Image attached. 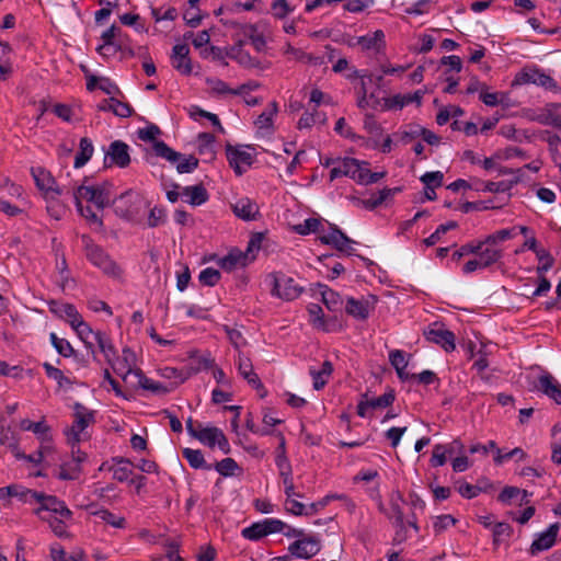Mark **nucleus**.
I'll return each mask as SVG.
<instances>
[{"mask_svg": "<svg viewBox=\"0 0 561 561\" xmlns=\"http://www.w3.org/2000/svg\"><path fill=\"white\" fill-rule=\"evenodd\" d=\"M50 341L61 356L70 357L75 354L71 344L66 339L58 337L56 333H50Z\"/></svg>", "mask_w": 561, "mask_h": 561, "instance_id": "5fc2aeb1", "label": "nucleus"}, {"mask_svg": "<svg viewBox=\"0 0 561 561\" xmlns=\"http://www.w3.org/2000/svg\"><path fill=\"white\" fill-rule=\"evenodd\" d=\"M130 163L129 147L122 140H115L110 144L105 153L104 165H117L126 168Z\"/></svg>", "mask_w": 561, "mask_h": 561, "instance_id": "2eb2a0df", "label": "nucleus"}, {"mask_svg": "<svg viewBox=\"0 0 561 561\" xmlns=\"http://www.w3.org/2000/svg\"><path fill=\"white\" fill-rule=\"evenodd\" d=\"M10 497H18L24 503H34L37 492L19 484H10Z\"/></svg>", "mask_w": 561, "mask_h": 561, "instance_id": "3c124183", "label": "nucleus"}, {"mask_svg": "<svg viewBox=\"0 0 561 561\" xmlns=\"http://www.w3.org/2000/svg\"><path fill=\"white\" fill-rule=\"evenodd\" d=\"M95 422V412L88 409L80 402L73 404V423L70 428L66 430L68 443L78 445L82 439L81 435L84 430Z\"/></svg>", "mask_w": 561, "mask_h": 561, "instance_id": "39448f33", "label": "nucleus"}, {"mask_svg": "<svg viewBox=\"0 0 561 561\" xmlns=\"http://www.w3.org/2000/svg\"><path fill=\"white\" fill-rule=\"evenodd\" d=\"M136 375L138 376V383L142 389L149 390L153 393L162 394L169 391V389L163 383L147 378L140 370L136 371Z\"/></svg>", "mask_w": 561, "mask_h": 561, "instance_id": "09e8293b", "label": "nucleus"}, {"mask_svg": "<svg viewBox=\"0 0 561 561\" xmlns=\"http://www.w3.org/2000/svg\"><path fill=\"white\" fill-rule=\"evenodd\" d=\"M278 111L277 103L271 102L268 106L262 112L255 121V125L259 129H267L273 125V117Z\"/></svg>", "mask_w": 561, "mask_h": 561, "instance_id": "c03bdc74", "label": "nucleus"}, {"mask_svg": "<svg viewBox=\"0 0 561 561\" xmlns=\"http://www.w3.org/2000/svg\"><path fill=\"white\" fill-rule=\"evenodd\" d=\"M396 399L393 390H389L378 398H369L368 404L370 409H385L390 407Z\"/></svg>", "mask_w": 561, "mask_h": 561, "instance_id": "13d9d810", "label": "nucleus"}, {"mask_svg": "<svg viewBox=\"0 0 561 561\" xmlns=\"http://www.w3.org/2000/svg\"><path fill=\"white\" fill-rule=\"evenodd\" d=\"M386 176V172H371L368 169V162L362 161L359 173L357 174V183L373 184Z\"/></svg>", "mask_w": 561, "mask_h": 561, "instance_id": "a18cd8bd", "label": "nucleus"}, {"mask_svg": "<svg viewBox=\"0 0 561 561\" xmlns=\"http://www.w3.org/2000/svg\"><path fill=\"white\" fill-rule=\"evenodd\" d=\"M403 496L401 493L397 492L391 496L390 506L392 516L396 518V522L402 526L403 525V511L401 508V503H403Z\"/></svg>", "mask_w": 561, "mask_h": 561, "instance_id": "e2e57ef3", "label": "nucleus"}, {"mask_svg": "<svg viewBox=\"0 0 561 561\" xmlns=\"http://www.w3.org/2000/svg\"><path fill=\"white\" fill-rule=\"evenodd\" d=\"M423 99V92L417 90L413 93L409 94H396L390 98L383 99V108L385 110H401L402 107L416 103L417 106L421 105Z\"/></svg>", "mask_w": 561, "mask_h": 561, "instance_id": "aec40b11", "label": "nucleus"}, {"mask_svg": "<svg viewBox=\"0 0 561 561\" xmlns=\"http://www.w3.org/2000/svg\"><path fill=\"white\" fill-rule=\"evenodd\" d=\"M377 300V297L374 295H368L360 299L350 297L345 305V311L357 320H366L375 309Z\"/></svg>", "mask_w": 561, "mask_h": 561, "instance_id": "4468645a", "label": "nucleus"}, {"mask_svg": "<svg viewBox=\"0 0 561 561\" xmlns=\"http://www.w3.org/2000/svg\"><path fill=\"white\" fill-rule=\"evenodd\" d=\"M215 136L210 133H201L197 136V150L201 156H206L209 160L214 159Z\"/></svg>", "mask_w": 561, "mask_h": 561, "instance_id": "79ce46f5", "label": "nucleus"}, {"mask_svg": "<svg viewBox=\"0 0 561 561\" xmlns=\"http://www.w3.org/2000/svg\"><path fill=\"white\" fill-rule=\"evenodd\" d=\"M188 54L190 48L186 44H178L172 49V66L184 76L192 73V62Z\"/></svg>", "mask_w": 561, "mask_h": 561, "instance_id": "6ab92c4d", "label": "nucleus"}, {"mask_svg": "<svg viewBox=\"0 0 561 561\" xmlns=\"http://www.w3.org/2000/svg\"><path fill=\"white\" fill-rule=\"evenodd\" d=\"M515 236L514 229H501L486 236L483 240L486 245L499 247L500 242L512 239Z\"/></svg>", "mask_w": 561, "mask_h": 561, "instance_id": "864d4df0", "label": "nucleus"}, {"mask_svg": "<svg viewBox=\"0 0 561 561\" xmlns=\"http://www.w3.org/2000/svg\"><path fill=\"white\" fill-rule=\"evenodd\" d=\"M333 373V365L330 360H324L319 370L310 368L309 374L312 377L313 389L321 390L328 383Z\"/></svg>", "mask_w": 561, "mask_h": 561, "instance_id": "2f4dec72", "label": "nucleus"}, {"mask_svg": "<svg viewBox=\"0 0 561 561\" xmlns=\"http://www.w3.org/2000/svg\"><path fill=\"white\" fill-rule=\"evenodd\" d=\"M560 525L558 523L551 524L549 528L541 533L530 546V553L537 554L538 552L550 549L554 542L559 531Z\"/></svg>", "mask_w": 561, "mask_h": 561, "instance_id": "412c9836", "label": "nucleus"}, {"mask_svg": "<svg viewBox=\"0 0 561 561\" xmlns=\"http://www.w3.org/2000/svg\"><path fill=\"white\" fill-rule=\"evenodd\" d=\"M421 125H417V124H410L408 126H405L404 129L400 130L397 135L399 136V140L404 144V145H408L410 144L411 141H413L414 139L419 138L421 136Z\"/></svg>", "mask_w": 561, "mask_h": 561, "instance_id": "6e6d98bb", "label": "nucleus"}, {"mask_svg": "<svg viewBox=\"0 0 561 561\" xmlns=\"http://www.w3.org/2000/svg\"><path fill=\"white\" fill-rule=\"evenodd\" d=\"M362 165V161L355 158H341L339 157V161L336 165L331 168L330 171V181H334L342 176H348L352 180L357 182V174L359 173Z\"/></svg>", "mask_w": 561, "mask_h": 561, "instance_id": "dca6fc26", "label": "nucleus"}, {"mask_svg": "<svg viewBox=\"0 0 561 561\" xmlns=\"http://www.w3.org/2000/svg\"><path fill=\"white\" fill-rule=\"evenodd\" d=\"M536 388L552 399L557 404H561V385L550 374H543L538 378Z\"/></svg>", "mask_w": 561, "mask_h": 561, "instance_id": "4be33fe9", "label": "nucleus"}, {"mask_svg": "<svg viewBox=\"0 0 561 561\" xmlns=\"http://www.w3.org/2000/svg\"><path fill=\"white\" fill-rule=\"evenodd\" d=\"M319 240L321 243L331 245L339 252L345 253L346 255H353L355 252L353 244L356 242L334 225H331L329 232L321 234Z\"/></svg>", "mask_w": 561, "mask_h": 561, "instance_id": "f8f14e48", "label": "nucleus"}, {"mask_svg": "<svg viewBox=\"0 0 561 561\" xmlns=\"http://www.w3.org/2000/svg\"><path fill=\"white\" fill-rule=\"evenodd\" d=\"M225 25L230 27H238L242 31V33L249 37L251 44L257 51H262L266 46V41L263 34L257 32V26L255 24H239L234 21H227Z\"/></svg>", "mask_w": 561, "mask_h": 561, "instance_id": "a878e982", "label": "nucleus"}, {"mask_svg": "<svg viewBox=\"0 0 561 561\" xmlns=\"http://www.w3.org/2000/svg\"><path fill=\"white\" fill-rule=\"evenodd\" d=\"M113 461L115 462V465L111 468V470L113 471V479L117 480L118 482L129 481V478L133 474V471L130 469V460L123 457H118L113 458Z\"/></svg>", "mask_w": 561, "mask_h": 561, "instance_id": "c9c22d12", "label": "nucleus"}, {"mask_svg": "<svg viewBox=\"0 0 561 561\" xmlns=\"http://www.w3.org/2000/svg\"><path fill=\"white\" fill-rule=\"evenodd\" d=\"M199 282L205 286H215L220 279V272L213 267H207L199 273Z\"/></svg>", "mask_w": 561, "mask_h": 561, "instance_id": "052dcab7", "label": "nucleus"}, {"mask_svg": "<svg viewBox=\"0 0 561 561\" xmlns=\"http://www.w3.org/2000/svg\"><path fill=\"white\" fill-rule=\"evenodd\" d=\"M38 503L39 507L35 511V514L41 519H49V516L58 514L61 518H71L72 513L66 506L65 502L58 500L54 495H46L37 492V497L34 499V503Z\"/></svg>", "mask_w": 561, "mask_h": 561, "instance_id": "0eeeda50", "label": "nucleus"}, {"mask_svg": "<svg viewBox=\"0 0 561 561\" xmlns=\"http://www.w3.org/2000/svg\"><path fill=\"white\" fill-rule=\"evenodd\" d=\"M93 151L94 148L92 141L87 137L81 138L79 142V152L75 158V168H82L91 159Z\"/></svg>", "mask_w": 561, "mask_h": 561, "instance_id": "a19ab883", "label": "nucleus"}, {"mask_svg": "<svg viewBox=\"0 0 561 561\" xmlns=\"http://www.w3.org/2000/svg\"><path fill=\"white\" fill-rule=\"evenodd\" d=\"M222 431L215 426L209 427H203L198 431L196 438L204 445H207L208 447L213 448L216 446V443L218 442V437Z\"/></svg>", "mask_w": 561, "mask_h": 561, "instance_id": "37998d69", "label": "nucleus"}, {"mask_svg": "<svg viewBox=\"0 0 561 561\" xmlns=\"http://www.w3.org/2000/svg\"><path fill=\"white\" fill-rule=\"evenodd\" d=\"M214 469L224 477H231L239 469V466L234 459L228 457L216 462Z\"/></svg>", "mask_w": 561, "mask_h": 561, "instance_id": "4d7b16f0", "label": "nucleus"}, {"mask_svg": "<svg viewBox=\"0 0 561 561\" xmlns=\"http://www.w3.org/2000/svg\"><path fill=\"white\" fill-rule=\"evenodd\" d=\"M161 133L162 131L159 128V126L154 124H149L145 128L138 129V138L142 141H152L154 153L158 157L163 158L171 163H174L182 157V154L173 150L164 141L157 140V137L160 136Z\"/></svg>", "mask_w": 561, "mask_h": 561, "instance_id": "423d86ee", "label": "nucleus"}, {"mask_svg": "<svg viewBox=\"0 0 561 561\" xmlns=\"http://www.w3.org/2000/svg\"><path fill=\"white\" fill-rule=\"evenodd\" d=\"M321 549L320 539L317 536H304L288 546L290 556L299 559H310Z\"/></svg>", "mask_w": 561, "mask_h": 561, "instance_id": "ddd939ff", "label": "nucleus"}, {"mask_svg": "<svg viewBox=\"0 0 561 561\" xmlns=\"http://www.w3.org/2000/svg\"><path fill=\"white\" fill-rule=\"evenodd\" d=\"M31 173L39 191L44 192L46 195L50 193L56 195L61 194V191L57 186L56 181L49 171L37 167L32 168Z\"/></svg>", "mask_w": 561, "mask_h": 561, "instance_id": "a211bd4d", "label": "nucleus"}, {"mask_svg": "<svg viewBox=\"0 0 561 561\" xmlns=\"http://www.w3.org/2000/svg\"><path fill=\"white\" fill-rule=\"evenodd\" d=\"M424 336L428 342L439 345L446 352L456 348L455 334L440 322H434L424 330Z\"/></svg>", "mask_w": 561, "mask_h": 561, "instance_id": "1a4fd4ad", "label": "nucleus"}, {"mask_svg": "<svg viewBox=\"0 0 561 561\" xmlns=\"http://www.w3.org/2000/svg\"><path fill=\"white\" fill-rule=\"evenodd\" d=\"M524 247L527 248L528 250H531L536 253L538 260H546V263L545 264H541L537 267V272L539 274H542V273H546L548 272L552 265H553V257L551 256V254L541 249V250H538L537 249V240L535 238H530L528 240L525 241L524 243Z\"/></svg>", "mask_w": 561, "mask_h": 561, "instance_id": "72a5a7b5", "label": "nucleus"}, {"mask_svg": "<svg viewBox=\"0 0 561 561\" xmlns=\"http://www.w3.org/2000/svg\"><path fill=\"white\" fill-rule=\"evenodd\" d=\"M320 294L322 297V302L325 305V307L331 311H337L342 308V299L341 296L329 288L327 285L319 284Z\"/></svg>", "mask_w": 561, "mask_h": 561, "instance_id": "4c0bfd02", "label": "nucleus"}, {"mask_svg": "<svg viewBox=\"0 0 561 561\" xmlns=\"http://www.w3.org/2000/svg\"><path fill=\"white\" fill-rule=\"evenodd\" d=\"M516 84H536L549 91H558L557 81L549 75L539 69H524L518 72L514 79Z\"/></svg>", "mask_w": 561, "mask_h": 561, "instance_id": "9d476101", "label": "nucleus"}, {"mask_svg": "<svg viewBox=\"0 0 561 561\" xmlns=\"http://www.w3.org/2000/svg\"><path fill=\"white\" fill-rule=\"evenodd\" d=\"M92 515L98 517L104 524L117 529H124L127 524L126 518L124 516L116 515L106 508L98 510L93 512Z\"/></svg>", "mask_w": 561, "mask_h": 561, "instance_id": "e433bc0d", "label": "nucleus"}, {"mask_svg": "<svg viewBox=\"0 0 561 561\" xmlns=\"http://www.w3.org/2000/svg\"><path fill=\"white\" fill-rule=\"evenodd\" d=\"M20 427L23 431L33 432L37 435L42 440L47 442L49 438V426L45 423V421L32 422L27 419L22 420L20 423Z\"/></svg>", "mask_w": 561, "mask_h": 561, "instance_id": "ea45409f", "label": "nucleus"}, {"mask_svg": "<svg viewBox=\"0 0 561 561\" xmlns=\"http://www.w3.org/2000/svg\"><path fill=\"white\" fill-rule=\"evenodd\" d=\"M392 193L390 188H383L376 194H373L368 199L358 201V203L366 209L373 210L380 206Z\"/></svg>", "mask_w": 561, "mask_h": 561, "instance_id": "de8ad7c7", "label": "nucleus"}, {"mask_svg": "<svg viewBox=\"0 0 561 561\" xmlns=\"http://www.w3.org/2000/svg\"><path fill=\"white\" fill-rule=\"evenodd\" d=\"M518 182V178L513 181H500V182H484L481 180L476 181V190L491 193H505L510 191L514 184Z\"/></svg>", "mask_w": 561, "mask_h": 561, "instance_id": "f704fd0d", "label": "nucleus"}, {"mask_svg": "<svg viewBox=\"0 0 561 561\" xmlns=\"http://www.w3.org/2000/svg\"><path fill=\"white\" fill-rule=\"evenodd\" d=\"M253 259V256H249L248 252L232 250L226 256L221 257L218 264L222 270L231 272L238 267L247 266Z\"/></svg>", "mask_w": 561, "mask_h": 561, "instance_id": "393cba45", "label": "nucleus"}, {"mask_svg": "<svg viewBox=\"0 0 561 561\" xmlns=\"http://www.w3.org/2000/svg\"><path fill=\"white\" fill-rule=\"evenodd\" d=\"M114 213L126 220H134L146 206L145 199L136 192L127 191L111 201Z\"/></svg>", "mask_w": 561, "mask_h": 561, "instance_id": "7ed1b4c3", "label": "nucleus"}, {"mask_svg": "<svg viewBox=\"0 0 561 561\" xmlns=\"http://www.w3.org/2000/svg\"><path fill=\"white\" fill-rule=\"evenodd\" d=\"M83 241L85 244V256L94 266L99 267L110 277L119 278L122 276V268L101 247L94 244L88 237H83Z\"/></svg>", "mask_w": 561, "mask_h": 561, "instance_id": "f03ea898", "label": "nucleus"}, {"mask_svg": "<svg viewBox=\"0 0 561 561\" xmlns=\"http://www.w3.org/2000/svg\"><path fill=\"white\" fill-rule=\"evenodd\" d=\"M238 370L239 374L248 381V383L252 388L262 391L260 393L261 398H264L266 396V390L261 379L255 374L251 359L244 356L242 353L238 354Z\"/></svg>", "mask_w": 561, "mask_h": 561, "instance_id": "f3484780", "label": "nucleus"}, {"mask_svg": "<svg viewBox=\"0 0 561 561\" xmlns=\"http://www.w3.org/2000/svg\"><path fill=\"white\" fill-rule=\"evenodd\" d=\"M476 245H479L476 255L484 268L497 263L503 257V249L500 247L486 245L484 240L478 241Z\"/></svg>", "mask_w": 561, "mask_h": 561, "instance_id": "5701e85b", "label": "nucleus"}, {"mask_svg": "<svg viewBox=\"0 0 561 561\" xmlns=\"http://www.w3.org/2000/svg\"><path fill=\"white\" fill-rule=\"evenodd\" d=\"M226 152L230 167L238 175L243 173V170L241 169L242 164H252V156L247 151L234 148L231 145H227Z\"/></svg>", "mask_w": 561, "mask_h": 561, "instance_id": "cd10ccee", "label": "nucleus"}, {"mask_svg": "<svg viewBox=\"0 0 561 561\" xmlns=\"http://www.w3.org/2000/svg\"><path fill=\"white\" fill-rule=\"evenodd\" d=\"M113 184L108 181L101 183H89L88 180L76 188L73 198L77 210L87 220L102 226L100 217L91 209L90 206H83L82 201L93 204L98 209L103 210L111 205Z\"/></svg>", "mask_w": 561, "mask_h": 561, "instance_id": "f257e3e1", "label": "nucleus"}, {"mask_svg": "<svg viewBox=\"0 0 561 561\" xmlns=\"http://www.w3.org/2000/svg\"><path fill=\"white\" fill-rule=\"evenodd\" d=\"M198 159L194 156L183 158V156L175 162L179 173H191L198 167Z\"/></svg>", "mask_w": 561, "mask_h": 561, "instance_id": "0e129e2a", "label": "nucleus"}, {"mask_svg": "<svg viewBox=\"0 0 561 561\" xmlns=\"http://www.w3.org/2000/svg\"><path fill=\"white\" fill-rule=\"evenodd\" d=\"M458 225L456 221H448L446 224L439 225L430 237L423 240V242L425 245L432 247L439 241L443 234H445L449 230L456 229Z\"/></svg>", "mask_w": 561, "mask_h": 561, "instance_id": "603ef678", "label": "nucleus"}, {"mask_svg": "<svg viewBox=\"0 0 561 561\" xmlns=\"http://www.w3.org/2000/svg\"><path fill=\"white\" fill-rule=\"evenodd\" d=\"M480 100L488 106L507 105L508 95L503 92H488L484 89L480 92Z\"/></svg>", "mask_w": 561, "mask_h": 561, "instance_id": "49530a36", "label": "nucleus"}, {"mask_svg": "<svg viewBox=\"0 0 561 561\" xmlns=\"http://www.w3.org/2000/svg\"><path fill=\"white\" fill-rule=\"evenodd\" d=\"M356 44L360 46L363 50H376L379 51L385 46V34L381 30H377L371 34L359 36Z\"/></svg>", "mask_w": 561, "mask_h": 561, "instance_id": "473e14b6", "label": "nucleus"}, {"mask_svg": "<svg viewBox=\"0 0 561 561\" xmlns=\"http://www.w3.org/2000/svg\"><path fill=\"white\" fill-rule=\"evenodd\" d=\"M181 195L192 206L203 205L209 198L207 190L202 184L183 187Z\"/></svg>", "mask_w": 561, "mask_h": 561, "instance_id": "c85d7f7f", "label": "nucleus"}, {"mask_svg": "<svg viewBox=\"0 0 561 561\" xmlns=\"http://www.w3.org/2000/svg\"><path fill=\"white\" fill-rule=\"evenodd\" d=\"M71 328L77 332L78 336L83 340L88 337H92L95 340L96 337V331H93L88 323H85L80 317L75 324L71 325Z\"/></svg>", "mask_w": 561, "mask_h": 561, "instance_id": "69168bd1", "label": "nucleus"}, {"mask_svg": "<svg viewBox=\"0 0 561 561\" xmlns=\"http://www.w3.org/2000/svg\"><path fill=\"white\" fill-rule=\"evenodd\" d=\"M513 534V528L507 523H497L493 528V545L499 547L508 540Z\"/></svg>", "mask_w": 561, "mask_h": 561, "instance_id": "8fccbe9b", "label": "nucleus"}, {"mask_svg": "<svg viewBox=\"0 0 561 561\" xmlns=\"http://www.w3.org/2000/svg\"><path fill=\"white\" fill-rule=\"evenodd\" d=\"M49 310L57 317L69 322L70 325L81 317L76 307L71 304H64L58 301H51L49 304Z\"/></svg>", "mask_w": 561, "mask_h": 561, "instance_id": "c756f323", "label": "nucleus"}, {"mask_svg": "<svg viewBox=\"0 0 561 561\" xmlns=\"http://www.w3.org/2000/svg\"><path fill=\"white\" fill-rule=\"evenodd\" d=\"M87 460V454L81 451L77 445H71V459L62 461L57 477L60 480H77L82 473L81 465Z\"/></svg>", "mask_w": 561, "mask_h": 561, "instance_id": "9b49d317", "label": "nucleus"}, {"mask_svg": "<svg viewBox=\"0 0 561 561\" xmlns=\"http://www.w3.org/2000/svg\"><path fill=\"white\" fill-rule=\"evenodd\" d=\"M206 84L213 93L218 95L233 94L234 91V89H230L225 81L218 78H206Z\"/></svg>", "mask_w": 561, "mask_h": 561, "instance_id": "680f3d73", "label": "nucleus"}, {"mask_svg": "<svg viewBox=\"0 0 561 561\" xmlns=\"http://www.w3.org/2000/svg\"><path fill=\"white\" fill-rule=\"evenodd\" d=\"M113 113L123 118L130 117L134 114V108L126 102H122L112 98Z\"/></svg>", "mask_w": 561, "mask_h": 561, "instance_id": "774afa93", "label": "nucleus"}, {"mask_svg": "<svg viewBox=\"0 0 561 561\" xmlns=\"http://www.w3.org/2000/svg\"><path fill=\"white\" fill-rule=\"evenodd\" d=\"M234 215L243 220H255L260 215L257 204L249 197L239 198L233 205Z\"/></svg>", "mask_w": 561, "mask_h": 561, "instance_id": "bb28decb", "label": "nucleus"}, {"mask_svg": "<svg viewBox=\"0 0 561 561\" xmlns=\"http://www.w3.org/2000/svg\"><path fill=\"white\" fill-rule=\"evenodd\" d=\"M285 526L286 524L279 519L266 518L243 528L241 535L248 540L257 541L271 534L282 533Z\"/></svg>", "mask_w": 561, "mask_h": 561, "instance_id": "6e6552de", "label": "nucleus"}, {"mask_svg": "<svg viewBox=\"0 0 561 561\" xmlns=\"http://www.w3.org/2000/svg\"><path fill=\"white\" fill-rule=\"evenodd\" d=\"M96 342V345L100 348V352L104 354L106 360L108 364L112 365L114 371L116 374H121L123 370L122 368H116L113 365V359L116 358V351L114 345L111 342V339L102 331H96V337L94 340Z\"/></svg>", "mask_w": 561, "mask_h": 561, "instance_id": "7c9ffc66", "label": "nucleus"}, {"mask_svg": "<svg viewBox=\"0 0 561 561\" xmlns=\"http://www.w3.org/2000/svg\"><path fill=\"white\" fill-rule=\"evenodd\" d=\"M271 285V294L286 301H291L300 296L302 287L296 280L282 272H274L267 276Z\"/></svg>", "mask_w": 561, "mask_h": 561, "instance_id": "20e7f679", "label": "nucleus"}, {"mask_svg": "<svg viewBox=\"0 0 561 561\" xmlns=\"http://www.w3.org/2000/svg\"><path fill=\"white\" fill-rule=\"evenodd\" d=\"M183 458L190 463V466L194 469H205L211 470L213 466L208 465L205 461L204 455L198 449L184 448L182 450Z\"/></svg>", "mask_w": 561, "mask_h": 561, "instance_id": "58836bf2", "label": "nucleus"}, {"mask_svg": "<svg viewBox=\"0 0 561 561\" xmlns=\"http://www.w3.org/2000/svg\"><path fill=\"white\" fill-rule=\"evenodd\" d=\"M43 368L45 369V373L49 378L57 381L59 387H64L65 385L71 383L69 378H67L59 368L54 367L51 364L44 363Z\"/></svg>", "mask_w": 561, "mask_h": 561, "instance_id": "bf43d9fd", "label": "nucleus"}, {"mask_svg": "<svg viewBox=\"0 0 561 561\" xmlns=\"http://www.w3.org/2000/svg\"><path fill=\"white\" fill-rule=\"evenodd\" d=\"M447 447L437 444L433 448L432 458L430 460L432 467H440L446 463Z\"/></svg>", "mask_w": 561, "mask_h": 561, "instance_id": "338daca9", "label": "nucleus"}, {"mask_svg": "<svg viewBox=\"0 0 561 561\" xmlns=\"http://www.w3.org/2000/svg\"><path fill=\"white\" fill-rule=\"evenodd\" d=\"M536 121L541 125L561 129V103H548L537 115Z\"/></svg>", "mask_w": 561, "mask_h": 561, "instance_id": "b1692460", "label": "nucleus"}]
</instances>
